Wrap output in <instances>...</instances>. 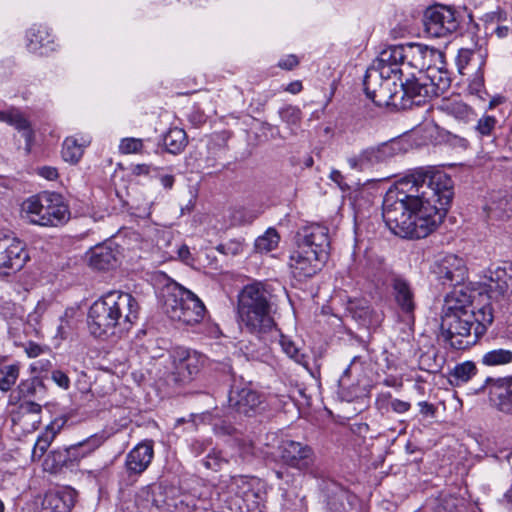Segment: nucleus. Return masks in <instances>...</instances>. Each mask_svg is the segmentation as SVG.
<instances>
[{"label": "nucleus", "mask_w": 512, "mask_h": 512, "mask_svg": "<svg viewBox=\"0 0 512 512\" xmlns=\"http://www.w3.org/2000/svg\"><path fill=\"white\" fill-rule=\"evenodd\" d=\"M481 362L485 366H500L509 364L512 362V351L503 348L492 349L483 354Z\"/></svg>", "instance_id": "38"}, {"label": "nucleus", "mask_w": 512, "mask_h": 512, "mask_svg": "<svg viewBox=\"0 0 512 512\" xmlns=\"http://www.w3.org/2000/svg\"><path fill=\"white\" fill-rule=\"evenodd\" d=\"M143 148V140L140 138H124L121 140L119 150L123 154H131L141 152Z\"/></svg>", "instance_id": "49"}, {"label": "nucleus", "mask_w": 512, "mask_h": 512, "mask_svg": "<svg viewBox=\"0 0 512 512\" xmlns=\"http://www.w3.org/2000/svg\"><path fill=\"white\" fill-rule=\"evenodd\" d=\"M387 70L378 71L369 66L363 79L364 92L368 99L375 105L397 106L398 105V84L390 76H386Z\"/></svg>", "instance_id": "8"}, {"label": "nucleus", "mask_w": 512, "mask_h": 512, "mask_svg": "<svg viewBox=\"0 0 512 512\" xmlns=\"http://www.w3.org/2000/svg\"><path fill=\"white\" fill-rule=\"evenodd\" d=\"M279 240L280 236L276 229L269 228L263 235L255 240V250L259 253H268L278 246Z\"/></svg>", "instance_id": "39"}, {"label": "nucleus", "mask_w": 512, "mask_h": 512, "mask_svg": "<svg viewBox=\"0 0 512 512\" xmlns=\"http://www.w3.org/2000/svg\"><path fill=\"white\" fill-rule=\"evenodd\" d=\"M327 258H322L317 252L297 245L296 249L290 254L289 267L293 276L298 280L313 277L321 270Z\"/></svg>", "instance_id": "14"}, {"label": "nucleus", "mask_w": 512, "mask_h": 512, "mask_svg": "<svg viewBox=\"0 0 512 512\" xmlns=\"http://www.w3.org/2000/svg\"><path fill=\"white\" fill-rule=\"evenodd\" d=\"M271 297V293L260 282L246 285L238 295L240 327L258 339H271L279 335L272 317Z\"/></svg>", "instance_id": "4"}, {"label": "nucleus", "mask_w": 512, "mask_h": 512, "mask_svg": "<svg viewBox=\"0 0 512 512\" xmlns=\"http://www.w3.org/2000/svg\"><path fill=\"white\" fill-rule=\"evenodd\" d=\"M432 271L441 284L454 287L462 284L467 274L464 260L455 254H447L436 260Z\"/></svg>", "instance_id": "17"}, {"label": "nucleus", "mask_w": 512, "mask_h": 512, "mask_svg": "<svg viewBox=\"0 0 512 512\" xmlns=\"http://www.w3.org/2000/svg\"><path fill=\"white\" fill-rule=\"evenodd\" d=\"M473 313L472 295L466 288H455L445 298L443 313Z\"/></svg>", "instance_id": "31"}, {"label": "nucleus", "mask_w": 512, "mask_h": 512, "mask_svg": "<svg viewBox=\"0 0 512 512\" xmlns=\"http://www.w3.org/2000/svg\"><path fill=\"white\" fill-rule=\"evenodd\" d=\"M159 168L152 167L149 164H137L133 166L132 173L135 176L149 175L151 171H158Z\"/></svg>", "instance_id": "63"}, {"label": "nucleus", "mask_w": 512, "mask_h": 512, "mask_svg": "<svg viewBox=\"0 0 512 512\" xmlns=\"http://www.w3.org/2000/svg\"><path fill=\"white\" fill-rule=\"evenodd\" d=\"M424 25L429 36L442 38L456 32L460 21L453 7L436 5L426 10Z\"/></svg>", "instance_id": "10"}, {"label": "nucleus", "mask_w": 512, "mask_h": 512, "mask_svg": "<svg viewBox=\"0 0 512 512\" xmlns=\"http://www.w3.org/2000/svg\"><path fill=\"white\" fill-rule=\"evenodd\" d=\"M425 184L419 198L414 199V212L405 238L427 237L442 223L454 196V183L443 171L426 170Z\"/></svg>", "instance_id": "1"}, {"label": "nucleus", "mask_w": 512, "mask_h": 512, "mask_svg": "<svg viewBox=\"0 0 512 512\" xmlns=\"http://www.w3.org/2000/svg\"><path fill=\"white\" fill-rule=\"evenodd\" d=\"M38 174L47 180H55L58 177V171L51 166H43L38 168Z\"/></svg>", "instance_id": "62"}, {"label": "nucleus", "mask_w": 512, "mask_h": 512, "mask_svg": "<svg viewBox=\"0 0 512 512\" xmlns=\"http://www.w3.org/2000/svg\"><path fill=\"white\" fill-rule=\"evenodd\" d=\"M425 168H419L399 180L390 188L383 199V219L387 227L395 235L405 238L409 222L412 221L415 209L414 199L419 198L422 183L426 177Z\"/></svg>", "instance_id": "3"}, {"label": "nucleus", "mask_w": 512, "mask_h": 512, "mask_svg": "<svg viewBox=\"0 0 512 512\" xmlns=\"http://www.w3.org/2000/svg\"><path fill=\"white\" fill-rule=\"evenodd\" d=\"M425 83L430 90V94L439 96L449 89L451 85V78L449 72L442 68L436 67L435 65L427 68L423 74H421Z\"/></svg>", "instance_id": "30"}, {"label": "nucleus", "mask_w": 512, "mask_h": 512, "mask_svg": "<svg viewBox=\"0 0 512 512\" xmlns=\"http://www.w3.org/2000/svg\"><path fill=\"white\" fill-rule=\"evenodd\" d=\"M8 125L13 126L16 130L22 133V136L25 138L26 148L27 150H30L34 139V131L31 127L30 121L17 108L12 107V114Z\"/></svg>", "instance_id": "35"}, {"label": "nucleus", "mask_w": 512, "mask_h": 512, "mask_svg": "<svg viewBox=\"0 0 512 512\" xmlns=\"http://www.w3.org/2000/svg\"><path fill=\"white\" fill-rule=\"evenodd\" d=\"M154 448L152 440H144L138 443L125 459V470L129 477L141 475L152 462Z\"/></svg>", "instance_id": "22"}, {"label": "nucleus", "mask_w": 512, "mask_h": 512, "mask_svg": "<svg viewBox=\"0 0 512 512\" xmlns=\"http://www.w3.org/2000/svg\"><path fill=\"white\" fill-rule=\"evenodd\" d=\"M118 264V251L111 244L103 243L90 251L89 265L96 270L104 271L116 267Z\"/></svg>", "instance_id": "29"}, {"label": "nucleus", "mask_w": 512, "mask_h": 512, "mask_svg": "<svg viewBox=\"0 0 512 512\" xmlns=\"http://www.w3.org/2000/svg\"><path fill=\"white\" fill-rule=\"evenodd\" d=\"M177 490L161 483H153L143 487L137 495V504L145 512L164 510L167 512L182 511L184 501L176 496Z\"/></svg>", "instance_id": "9"}, {"label": "nucleus", "mask_w": 512, "mask_h": 512, "mask_svg": "<svg viewBox=\"0 0 512 512\" xmlns=\"http://www.w3.org/2000/svg\"><path fill=\"white\" fill-rule=\"evenodd\" d=\"M236 445L244 454H252L254 450V442L250 438H243L241 433L237 432L233 437Z\"/></svg>", "instance_id": "56"}, {"label": "nucleus", "mask_w": 512, "mask_h": 512, "mask_svg": "<svg viewBox=\"0 0 512 512\" xmlns=\"http://www.w3.org/2000/svg\"><path fill=\"white\" fill-rule=\"evenodd\" d=\"M163 144L171 154L181 153L187 145L186 132L178 127L171 128L163 136Z\"/></svg>", "instance_id": "34"}, {"label": "nucleus", "mask_w": 512, "mask_h": 512, "mask_svg": "<svg viewBox=\"0 0 512 512\" xmlns=\"http://www.w3.org/2000/svg\"><path fill=\"white\" fill-rule=\"evenodd\" d=\"M370 66L380 72L387 70L386 76L392 77L395 81L401 80L402 66H405L402 44L391 45L383 49Z\"/></svg>", "instance_id": "21"}, {"label": "nucleus", "mask_w": 512, "mask_h": 512, "mask_svg": "<svg viewBox=\"0 0 512 512\" xmlns=\"http://www.w3.org/2000/svg\"><path fill=\"white\" fill-rule=\"evenodd\" d=\"M398 105L401 109H410L412 106H420L425 103L427 99L433 97L427 83L424 82L422 75L412 78H407L403 81L398 80Z\"/></svg>", "instance_id": "16"}, {"label": "nucleus", "mask_w": 512, "mask_h": 512, "mask_svg": "<svg viewBox=\"0 0 512 512\" xmlns=\"http://www.w3.org/2000/svg\"><path fill=\"white\" fill-rule=\"evenodd\" d=\"M278 336L271 339H262L265 343L279 339L283 352L296 363L308 367V357L301 351L295 342L288 336L283 335L278 329Z\"/></svg>", "instance_id": "33"}, {"label": "nucleus", "mask_w": 512, "mask_h": 512, "mask_svg": "<svg viewBox=\"0 0 512 512\" xmlns=\"http://www.w3.org/2000/svg\"><path fill=\"white\" fill-rule=\"evenodd\" d=\"M299 64L298 57L294 54L287 55L286 57L282 58L278 66L285 70H292Z\"/></svg>", "instance_id": "59"}, {"label": "nucleus", "mask_w": 512, "mask_h": 512, "mask_svg": "<svg viewBox=\"0 0 512 512\" xmlns=\"http://www.w3.org/2000/svg\"><path fill=\"white\" fill-rule=\"evenodd\" d=\"M384 160L387 161L400 151L399 142L389 141L377 146Z\"/></svg>", "instance_id": "52"}, {"label": "nucleus", "mask_w": 512, "mask_h": 512, "mask_svg": "<svg viewBox=\"0 0 512 512\" xmlns=\"http://www.w3.org/2000/svg\"><path fill=\"white\" fill-rule=\"evenodd\" d=\"M203 465L207 468V469H211V470H218L219 468H221V465L223 463H226L225 459L221 456V453L220 452H217L215 450H213L212 452H210L204 459H203Z\"/></svg>", "instance_id": "51"}, {"label": "nucleus", "mask_w": 512, "mask_h": 512, "mask_svg": "<svg viewBox=\"0 0 512 512\" xmlns=\"http://www.w3.org/2000/svg\"><path fill=\"white\" fill-rule=\"evenodd\" d=\"M347 162L352 169L363 170L367 167L366 160L363 159V151L357 156L348 158Z\"/></svg>", "instance_id": "60"}, {"label": "nucleus", "mask_w": 512, "mask_h": 512, "mask_svg": "<svg viewBox=\"0 0 512 512\" xmlns=\"http://www.w3.org/2000/svg\"><path fill=\"white\" fill-rule=\"evenodd\" d=\"M283 463L299 471H308L315 462V453L307 444L294 440H284L279 446Z\"/></svg>", "instance_id": "15"}, {"label": "nucleus", "mask_w": 512, "mask_h": 512, "mask_svg": "<svg viewBox=\"0 0 512 512\" xmlns=\"http://www.w3.org/2000/svg\"><path fill=\"white\" fill-rule=\"evenodd\" d=\"M473 316V331L479 339L486 333L488 326L493 322L492 307L490 305H484L477 311L473 310Z\"/></svg>", "instance_id": "36"}, {"label": "nucleus", "mask_w": 512, "mask_h": 512, "mask_svg": "<svg viewBox=\"0 0 512 512\" xmlns=\"http://www.w3.org/2000/svg\"><path fill=\"white\" fill-rule=\"evenodd\" d=\"M476 372V365L472 361H466L461 364H457L450 372V382L456 386L467 383L473 376L476 375Z\"/></svg>", "instance_id": "37"}, {"label": "nucleus", "mask_w": 512, "mask_h": 512, "mask_svg": "<svg viewBox=\"0 0 512 512\" xmlns=\"http://www.w3.org/2000/svg\"><path fill=\"white\" fill-rule=\"evenodd\" d=\"M363 159L366 160L367 167L381 162H385L377 146L364 149Z\"/></svg>", "instance_id": "53"}, {"label": "nucleus", "mask_w": 512, "mask_h": 512, "mask_svg": "<svg viewBox=\"0 0 512 512\" xmlns=\"http://www.w3.org/2000/svg\"><path fill=\"white\" fill-rule=\"evenodd\" d=\"M258 215V212L253 209L239 207L231 211L230 222L233 226L247 225L253 223Z\"/></svg>", "instance_id": "42"}, {"label": "nucleus", "mask_w": 512, "mask_h": 512, "mask_svg": "<svg viewBox=\"0 0 512 512\" xmlns=\"http://www.w3.org/2000/svg\"><path fill=\"white\" fill-rule=\"evenodd\" d=\"M392 395L390 392H384L377 395L375 405L378 410L387 412L389 406H391Z\"/></svg>", "instance_id": "57"}, {"label": "nucleus", "mask_w": 512, "mask_h": 512, "mask_svg": "<svg viewBox=\"0 0 512 512\" xmlns=\"http://www.w3.org/2000/svg\"><path fill=\"white\" fill-rule=\"evenodd\" d=\"M489 400L491 405L499 412L512 416V377L491 379Z\"/></svg>", "instance_id": "23"}, {"label": "nucleus", "mask_w": 512, "mask_h": 512, "mask_svg": "<svg viewBox=\"0 0 512 512\" xmlns=\"http://www.w3.org/2000/svg\"><path fill=\"white\" fill-rule=\"evenodd\" d=\"M205 358L196 351L179 349L173 356L171 380L176 384L190 382L203 367Z\"/></svg>", "instance_id": "13"}, {"label": "nucleus", "mask_w": 512, "mask_h": 512, "mask_svg": "<svg viewBox=\"0 0 512 512\" xmlns=\"http://www.w3.org/2000/svg\"><path fill=\"white\" fill-rule=\"evenodd\" d=\"M54 437H55L54 432L46 431V433L40 435L37 438V441H36L33 451H32L33 459H35V458L40 459L44 455V453L49 448Z\"/></svg>", "instance_id": "47"}, {"label": "nucleus", "mask_w": 512, "mask_h": 512, "mask_svg": "<svg viewBox=\"0 0 512 512\" xmlns=\"http://www.w3.org/2000/svg\"><path fill=\"white\" fill-rule=\"evenodd\" d=\"M84 146L73 137L66 138L62 147L63 159L67 162L77 163L83 155Z\"/></svg>", "instance_id": "40"}, {"label": "nucleus", "mask_w": 512, "mask_h": 512, "mask_svg": "<svg viewBox=\"0 0 512 512\" xmlns=\"http://www.w3.org/2000/svg\"><path fill=\"white\" fill-rule=\"evenodd\" d=\"M19 373L20 365L18 363L0 368V390L2 392L9 391L16 383Z\"/></svg>", "instance_id": "41"}, {"label": "nucleus", "mask_w": 512, "mask_h": 512, "mask_svg": "<svg viewBox=\"0 0 512 512\" xmlns=\"http://www.w3.org/2000/svg\"><path fill=\"white\" fill-rule=\"evenodd\" d=\"M76 500V491L65 487L48 491L41 500L39 512H70Z\"/></svg>", "instance_id": "25"}, {"label": "nucleus", "mask_w": 512, "mask_h": 512, "mask_svg": "<svg viewBox=\"0 0 512 512\" xmlns=\"http://www.w3.org/2000/svg\"><path fill=\"white\" fill-rule=\"evenodd\" d=\"M228 403L229 407L236 413L252 417L262 410L263 397L250 386H232Z\"/></svg>", "instance_id": "18"}, {"label": "nucleus", "mask_w": 512, "mask_h": 512, "mask_svg": "<svg viewBox=\"0 0 512 512\" xmlns=\"http://www.w3.org/2000/svg\"><path fill=\"white\" fill-rule=\"evenodd\" d=\"M213 432L220 437H234L238 432L232 423L218 414H212L210 420Z\"/></svg>", "instance_id": "43"}, {"label": "nucleus", "mask_w": 512, "mask_h": 512, "mask_svg": "<svg viewBox=\"0 0 512 512\" xmlns=\"http://www.w3.org/2000/svg\"><path fill=\"white\" fill-rule=\"evenodd\" d=\"M346 496L344 493H340L330 498L328 501V512H347L344 505Z\"/></svg>", "instance_id": "54"}, {"label": "nucleus", "mask_w": 512, "mask_h": 512, "mask_svg": "<svg viewBox=\"0 0 512 512\" xmlns=\"http://www.w3.org/2000/svg\"><path fill=\"white\" fill-rule=\"evenodd\" d=\"M473 313L445 312L441 319L442 337L452 349L465 350L478 341L473 331Z\"/></svg>", "instance_id": "6"}, {"label": "nucleus", "mask_w": 512, "mask_h": 512, "mask_svg": "<svg viewBox=\"0 0 512 512\" xmlns=\"http://www.w3.org/2000/svg\"><path fill=\"white\" fill-rule=\"evenodd\" d=\"M297 245L317 252L322 258H328L330 246L328 228L320 224L303 227L297 233Z\"/></svg>", "instance_id": "20"}, {"label": "nucleus", "mask_w": 512, "mask_h": 512, "mask_svg": "<svg viewBox=\"0 0 512 512\" xmlns=\"http://www.w3.org/2000/svg\"><path fill=\"white\" fill-rule=\"evenodd\" d=\"M484 282L490 298L504 296L509 289V281L512 279V263L504 262L502 265L489 268Z\"/></svg>", "instance_id": "24"}, {"label": "nucleus", "mask_w": 512, "mask_h": 512, "mask_svg": "<svg viewBox=\"0 0 512 512\" xmlns=\"http://www.w3.org/2000/svg\"><path fill=\"white\" fill-rule=\"evenodd\" d=\"M42 388V383L36 378L23 380L17 388L18 399L25 400L34 397L36 396L37 391Z\"/></svg>", "instance_id": "46"}, {"label": "nucleus", "mask_w": 512, "mask_h": 512, "mask_svg": "<svg viewBox=\"0 0 512 512\" xmlns=\"http://www.w3.org/2000/svg\"><path fill=\"white\" fill-rule=\"evenodd\" d=\"M362 372V362L361 357L354 356L351 360L350 365L343 371L341 377L339 378V386L345 388L349 385L351 378H356L359 381L358 376Z\"/></svg>", "instance_id": "44"}, {"label": "nucleus", "mask_w": 512, "mask_h": 512, "mask_svg": "<svg viewBox=\"0 0 512 512\" xmlns=\"http://www.w3.org/2000/svg\"><path fill=\"white\" fill-rule=\"evenodd\" d=\"M438 110L463 123L473 121L476 116L474 110L470 106L461 100L452 98L442 99L438 105Z\"/></svg>", "instance_id": "32"}, {"label": "nucleus", "mask_w": 512, "mask_h": 512, "mask_svg": "<svg viewBox=\"0 0 512 512\" xmlns=\"http://www.w3.org/2000/svg\"><path fill=\"white\" fill-rule=\"evenodd\" d=\"M23 211L32 224L39 226H59L69 219L68 207L56 193L44 192L28 198Z\"/></svg>", "instance_id": "5"}, {"label": "nucleus", "mask_w": 512, "mask_h": 512, "mask_svg": "<svg viewBox=\"0 0 512 512\" xmlns=\"http://www.w3.org/2000/svg\"><path fill=\"white\" fill-rule=\"evenodd\" d=\"M140 306L130 293L109 291L96 300L88 311L90 333L97 338L114 335L116 330H128L139 317Z\"/></svg>", "instance_id": "2"}, {"label": "nucleus", "mask_w": 512, "mask_h": 512, "mask_svg": "<svg viewBox=\"0 0 512 512\" xmlns=\"http://www.w3.org/2000/svg\"><path fill=\"white\" fill-rule=\"evenodd\" d=\"M27 48L32 53L40 55L53 51V37L47 27L39 25L31 27L26 34Z\"/></svg>", "instance_id": "28"}, {"label": "nucleus", "mask_w": 512, "mask_h": 512, "mask_svg": "<svg viewBox=\"0 0 512 512\" xmlns=\"http://www.w3.org/2000/svg\"><path fill=\"white\" fill-rule=\"evenodd\" d=\"M53 381L61 388L68 389L70 386L69 377L61 370H54L51 375Z\"/></svg>", "instance_id": "58"}, {"label": "nucleus", "mask_w": 512, "mask_h": 512, "mask_svg": "<svg viewBox=\"0 0 512 512\" xmlns=\"http://www.w3.org/2000/svg\"><path fill=\"white\" fill-rule=\"evenodd\" d=\"M498 121L494 116L483 115L475 125L474 129L480 138L493 137Z\"/></svg>", "instance_id": "45"}, {"label": "nucleus", "mask_w": 512, "mask_h": 512, "mask_svg": "<svg viewBox=\"0 0 512 512\" xmlns=\"http://www.w3.org/2000/svg\"><path fill=\"white\" fill-rule=\"evenodd\" d=\"M485 209L491 219H509L512 216V193L505 190L493 192Z\"/></svg>", "instance_id": "27"}, {"label": "nucleus", "mask_w": 512, "mask_h": 512, "mask_svg": "<svg viewBox=\"0 0 512 512\" xmlns=\"http://www.w3.org/2000/svg\"><path fill=\"white\" fill-rule=\"evenodd\" d=\"M280 118L289 126H297L300 123L301 111L294 106H286L279 110Z\"/></svg>", "instance_id": "48"}, {"label": "nucleus", "mask_w": 512, "mask_h": 512, "mask_svg": "<svg viewBox=\"0 0 512 512\" xmlns=\"http://www.w3.org/2000/svg\"><path fill=\"white\" fill-rule=\"evenodd\" d=\"M20 408L24 412L31 413V414H39L42 411V407H41L40 404H38L36 402H33V401H30V400L24 401L20 405Z\"/></svg>", "instance_id": "64"}, {"label": "nucleus", "mask_w": 512, "mask_h": 512, "mask_svg": "<svg viewBox=\"0 0 512 512\" xmlns=\"http://www.w3.org/2000/svg\"><path fill=\"white\" fill-rule=\"evenodd\" d=\"M475 54V51L466 48H462L458 51L457 65L460 71L470 64Z\"/></svg>", "instance_id": "55"}, {"label": "nucleus", "mask_w": 512, "mask_h": 512, "mask_svg": "<svg viewBox=\"0 0 512 512\" xmlns=\"http://www.w3.org/2000/svg\"><path fill=\"white\" fill-rule=\"evenodd\" d=\"M29 259L23 241L0 232V274L20 271Z\"/></svg>", "instance_id": "11"}, {"label": "nucleus", "mask_w": 512, "mask_h": 512, "mask_svg": "<svg viewBox=\"0 0 512 512\" xmlns=\"http://www.w3.org/2000/svg\"><path fill=\"white\" fill-rule=\"evenodd\" d=\"M164 307L170 319L191 326L200 323L206 313L203 302L192 291L182 287L178 294L167 296Z\"/></svg>", "instance_id": "7"}, {"label": "nucleus", "mask_w": 512, "mask_h": 512, "mask_svg": "<svg viewBox=\"0 0 512 512\" xmlns=\"http://www.w3.org/2000/svg\"><path fill=\"white\" fill-rule=\"evenodd\" d=\"M391 408L395 413L402 414L411 408V404L400 399L391 400Z\"/></svg>", "instance_id": "61"}, {"label": "nucleus", "mask_w": 512, "mask_h": 512, "mask_svg": "<svg viewBox=\"0 0 512 512\" xmlns=\"http://www.w3.org/2000/svg\"><path fill=\"white\" fill-rule=\"evenodd\" d=\"M244 245L240 240H229L225 243L219 244L217 250L225 255H238L243 252Z\"/></svg>", "instance_id": "50"}, {"label": "nucleus", "mask_w": 512, "mask_h": 512, "mask_svg": "<svg viewBox=\"0 0 512 512\" xmlns=\"http://www.w3.org/2000/svg\"><path fill=\"white\" fill-rule=\"evenodd\" d=\"M424 138L434 144L446 143L454 148L467 149L469 141L462 136L453 134L450 131L441 128L434 122H429L423 125Z\"/></svg>", "instance_id": "26"}, {"label": "nucleus", "mask_w": 512, "mask_h": 512, "mask_svg": "<svg viewBox=\"0 0 512 512\" xmlns=\"http://www.w3.org/2000/svg\"><path fill=\"white\" fill-rule=\"evenodd\" d=\"M391 295L402 320L412 325L415 321L417 308L415 289L409 280L393 275L390 279Z\"/></svg>", "instance_id": "12"}, {"label": "nucleus", "mask_w": 512, "mask_h": 512, "mask_svg": "<svg viewBox=\"0 0 512 512\" xmlns=\"http://www.w3.org/2000/svg\"><path fill=\"white\" fill-rule=\"evenodd\" d=\"M402 48L405 65L417 69L419 75L442 59L439 50L424 44L406 43L402 44Z\"/></svg>", "instance_id": "19"}]
</instances>
